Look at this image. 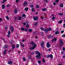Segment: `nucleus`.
Masks as SVG:
<instances>
[{"label":"nucleus","instance_id":"69168bd1","mask_svg":"<svg viewBox=\"0 0 65 65\" xmlns=\"http://www.w3.org/2000/svg\"><path fill=\"white\" fill-rule=\"evenodd\" d=\"M37 24H38V23L36 22L35 23V25H37Z\"/></svg>","mask_w":65,"mask_h":65},{"label":"nucleus","instance_id":"ea45409f","mask_svg":"<svg viewBox=\"0 0 65 65\" xmlns=\"http://www.w3.org/2000/svg\"><path fill=\"white\" fill-rule=\"evenodd\" d=\"M24 30L25 31H26V32H27V31H28V29H27L25 28L24 29Z\"/></svg>","mask_w":65,"mask_h":65},{"label":"nucleus","instance_id":"39448f33","mask_svg":"<svg viewBox=\"0 0 65 65\" xmlns=\"http://www.w3.org/2000/svg\"><path fill=\"white\" fill-rule=\"evenodd\" d=\"M3 55H6L7 54V50H5L3 52Z\"/></svg>","mask_w":65,"mask_h":65},{"label":"nucleus","instance_id":"cd10ccee","mask_svg":"<svg viewBox=\"0 0 65 65\" xmlns=\"http://www.w3.org/2000/svg\"><path fill=\"white\" fill-rule=\"evenodd\" d=\"M28 31H29V32H31L32 31V30L31 29H29L28 30Z\"/></svg>","mask_w":65,"mask_h":65},{"label":"nucleus","instance_id":"58836bf2","mask_svg":"<svg viewBox=\"0 0 65 65\" xmlns=\"http://www.w3.org/2000/svg\"><path fill=\"white\" fill-rule=\"evenodd\" d=\"M6 19H7V20H9V18L8 16H6Z\"/></svg>","mask_w":65,"mask_h":65},{"label":"nucleus","instance_id":"a18cd8bd","mask_svg":"<svg viewBox=\"0 0 65 65\" xmlns=\"http://www.w3.org/2000/svg\"><path fill=\"white\" fill-rule=\"evenodd\" d=\"M64 32V30H61V33H63Z\"/></svg>","mask_w":65,"mask_h":65},{"label":"nucleus","instance_id":"6ab92c4d","mask_svg":"<svg viewBox=\"0 0 65 65\" xmlns=\"http://www.w3.org/2000/svg\"><path fill=\"white\" fill-rule=\"evenodd\" d=\"M39 34H40V35H41L42 36V35H43V32H41L39 33Z\"/></svg>","mask_w":65,"mask_h":65},{"label":"nucleus","instance_id":"b1692460","mask_svg":"<svg viewBox=\"0 0 65 65\" xmlns=\"http://www.w3.org/2000/svg\"><path fill=\"white\" fill-rule=\"evenodd\" d=\"M21 30L22 31H24L25 30V28L23 27H21Z\"/></svg>","mask_w":65,"mask_h":65},{"label":"nucleus","instance_id":"a878e982","mask_svg":"<svg viewBox=\"0 0 65 65\" xmlns=\"http://www.w3.org/2000/svg\"><path fill=\"white\" fill-rule=\"evenodd\" d=\"M59 15H61L62 16V15H63V14L62 13H60L59 14Z\"/></svg>","mask_w":65,"mask_h":65},{"label":"nucleus","instance_id":"0eeeda50","mask_svg":"<svg viewBox=\"0 0 65 65\" xmlns=\"http://www.w3.org/2000/svg\"><path fill=\"white\" fill-rule=\"evenodd\" d=\"M60 34V33L58 30H57V31L55 33V34Z\"/></svg>","mask_w":65,"mask_h":65},{"label":"nucleus","instance_id":"603ef678","mask_svg":"<svg viewBox=\"0 0 65 65\" xmlns=\"http://www.w3.org/2000/svg\"><path fill=\"white\" fill-rule=\"evenodd\" d=\"M23 25H24V26H25V25H26V23H23Z\"/></svg>","mask_w":65,"mask_h":65},{"label":"nucleus","instance_id":"338daca9","mask_svg":"<svg viewBox=\"0 0 65 65\" xmlns=\"http://www.w3.org/2000/svg\"><path fill=\"white\" fill-rule=\"evenodd\" d=\"M31 55H33V54H34V53L33 52H32V53H31Z\"/></svg>","mask_w":65,"mask_h":65},{"label":"nucleus","instance_id":"393cba45","mask_svg":"<svg viewBox=\"0 0 65 65\" xmlns=\"http://www.w3.org/2000/svg\"><path fill=\"white\" fill-rule=\"evenodd\" d=\"M21 19H22V17H19L18 18V20H21Z\"/></svg>","mask_w":65,"mask_h":65},{"label":"nucleus","instance_id":"bf43d9fd","mask_svg":"<svg viewBox=\"0 0 65 65\" xmlns=\"http://www.w3.org/2000/svg\"><path fill=\"white\" fill-rule=\"evenodd\" d=\"M22 16L23 17H25L26 15L25 14H23L22 15Z\"/></svg>","mask_w":65,"mask_h":65},{"label":"nucleus","instance_id":"a211bd4d","mask_svg":"<svg viewBox=\"0 0 65 65\" xmlns=\"http://www.w3.org/2000/svg\"><path fill=\"white\" fill-rule=\"evenodd\" d=\"M60 7H63V5L62 4H61L60 5Z\"/></svg>","mask_w":65,"mask_h":65},{"label":"nucleus","instance_id":"c85d7f7f","mask_svg":"<svg viewBox=\"0 0 65 65\" xmlns=\"http://www.w3.org/2000/svg\"><path fill=\"white\" fill-rule=\"evenodd\" d=\"M30 7L31 8H33V7H34V6L33 5H30Z\"/></svg>","mask_w":65,"mask_h":65},{"label":"nucleus","instance_id":"f8f14e48","mask_svg":"<svg viewBox=\"0 0 65 65\" xmlns=\"http://www.w3.org/2000/svg\"><path fill=\"white\" fill-rule=\"evenodd\" d=\"M14 12L15 13H18V10L17 9H15Z\"/></svg>","mask_w":65,"mask_h":65},{"label":"nucleus","instance_id":"412c9836","mask_svg":"<svg viewBox=\"0 0 65 65\" xmlns=\"http://www.w3.org/2000/svg\"><path fill=\"white\" fill-rule=\"evenodd\" d=\"M8 47V46L7 45H5V46L4 47V48H7Z\"/></svg>","mask_w":65,"mask_h":65},{"label":"nucleus","instance_id":"f257e3e1","mask_svg":"<svg viewBox=\"0 0 65 65\" xmlns=\"http://www.w3.org/2000/svg\"><path fill=\"white\" fill-rule=\"evenodd\" d=\"M36 54H37V55L36 56V58H37V59H40L41 58V54L39 52V51H36L35 52Z\"/></svg>","mask_w":65,"mask_h":65},{"label":"nucleus","instance_id":"f3484780","mask_svg":"<svg viewBox=\"0 0 65 65\" xmlns=\"http://www.w3.org/2000/svg\"><path fill=\"white\" fill-rule=\"evenodd\" d=\"M44 31H45V32L46 33H47V32H48V31L47 29H44Z\"/></svg>","mask_w":65,"mask_h":65},{"label":"nucleus","instance_id":"09e8293b","mask_svg":"<svg viewBox=\"0 0 65 65\" xmlns=\"http://www.w3.org/2000/svg\"><path fill=\"white\" fill-rule=\"evenodd\" d=\"M52 20H55V17H53L52 18Z\"/></svg>","mask_w":65,"mask_h":65},{"label":"nucleus","instance_id":"680f3d73","mask_svg":"<svg viewBox=\"0 0 65 65\" xmlns=\"http://www.w3.org/2000/svg\"><path fill=\"white\" fill-rule=\"evenodd\" d=\"M7 12H10V11L9 10H8L7 11Z\"/></svg>","mask_w":65,"mask_h":65},{"label":"nucleus","instance_id":"de8ad7c7","mask_svg":"<svg viewBox=\"0 0 65 65\" xmlns=\"http://www.w3.org/2000/svg\"><path fill=\"white\" fill-rule=\"evenodd\" d=\"M62 49H63V51H65V47H63L62 48Z\"/></svg>","mask_w":65,"mask_h":65},{"label":"nucleus","instance_id":"1a4fd4ad","mask_svg":"<svg viewBox=\"0 0 65 65\" xmlns=\"http://www.w3.org/2000/svg\"><path fill=\"white\" fill-rule=\"evenodd\" d=\"M53 36H48V39H50V38H53Z\"/></svg>","mask_w":65,"mask_h":65},{"label":"nucleus","instance_id":"473e14b6","mask_svg":"<svg viewBox=\"0 0 65 65\" xmlns=\"http://www.w3.org/2000/svg\"><path fill=\"white\" fill-rule=\"evenodd\" d=\"M47 29H48V31H51V28H48Z\"/></svg>","mask_w":65,"mask_h":65},{"label":"nucleus","instance_id":"20e7f679","mask_svg":"<svg viewBox=\"0 0 65 65\" xmlns=\"http://www.w3.org/2000/svg\"><path fill=\"white\" fill-rule=\"evenodd\" d=\"M51 45L50 44V43L48 42L46 44V46L48 47V48H49L51 46Z\"/></svg>","mask_w":65,"mask_h":65},{"label":"nucleus","instance_id":"72a5a7b5","mask_svg":"<svg viewBox=\"0 0 65 65\" xmlns=\"http://www.w3.org/2000/svg\"><path fill=\"white\" fill-rule=\"evenodd\" d=\"M10 7V5L8 4L7 5V7Z\"/></svg>","mask_w":65,"mask_h":65},{"label":"nucleus","instance_id":"3c124183","mask_svg":"<svg viewBox=\"0 0 65 65\" xmlns=\"http://www.w3.org/2000/svg\"><path fill=\"white\" fill-rule=\"evenodd\" d=\"M7 37L9 38V36H10V35H8L7 36Z\"/></svg>","mask_w":65,"mask_h":65},{"label":"nucleus","instance_id":"e2e57ef3","mask_svg":"<svg viewBox=\"0 0 65 65\" xmlns=\"http://www.w3.org/2000/svg\"><path fill=\"white\" fill-rule=\"evenodd\" d=\"M1 38L2 40H4V38L3 37H2Z\"/></svg>","mask_w":65,"mask_h":65},{"label":"nucleus","instance_id":"7ed1b4c3","mask_svg":"<svg viewBox=\"0 0 65 65\" xmlns=\"http://www.w3.org/2000/svg\"><path fill=\"white\" fill-rule=\"evenodd\" d=\"M60 45L61 46H62L63 45V41L62 40H60Z\"/></svg>","mask_w":65,"mask_h":65},{"label":"nucleus","instance_id":"4d7b16f0","mask_svg":"<svg viewBox=\"0 0 65 65\" xmlns=\"http://www.w3.org/2000/svg\"><path fill=\"white\" fill-rule=\"evenodd\" d=\"M18 1H19V0H16V2L17 3H18Z\"/></svg>","mask_w":65,"mask_h":65},{"label":"nucleus","instance_id":"052dcab7","mask_svg":"<svg viewBox=\"0 0 65 65\" xmlns=\"http://www.w3.org/2000/svg\"><path fill=\"white\" fill-rule=\"evenodd\" d=\"M54 39H53L52 41V42H54Z\"/></svg>","mask_w":65,"mask_h":65},{"label":"nucleus","instance_id":"9d476101","mask_svg":"<svg viewBox=\"0 0 65 65\" xmlns=\"http://www.w3.org/2000/svg\"><path fill=\"white\" fill-rule=\"evenodd\" d=\"M2 8L3 9H4L5 8V5H4V4L2 5Z\"/></svg>","mask_w":65,"mask_h":65},{"label":"nucleus","instance_id":"c03bdc74","mask_svg":"<svg viewBox=\"0 0 65 65\" xmlns=\"http://www.w3.org/2000/svg\"><path fill=\"white\" fill-rule=\"evenodd\" d=\"M54 40L55 41H57V38H55L54 39Z\"/></svg>","mask_w":65,"mask_h":65},{"label":"nucleus","instance_id":"bb28decb","mask_svg":"<svg viewBox=\"0 0 65 65\" xmlns=\"http://www.w3.org/2000/svg\"><path fill=\"white\" fill-rule=\"evenodd\" d=\"M31 10L32 11H33L34 12V11H35V9H34L33 8H32L31 9Z\"/></svg>","mask_w":65,"mask_h":65},{"label":"nucleus","instance_id":"37998d69","mask_svg":"<svg viewBox=\"0 0 65 65\" xmlns=\"http://www.w3.org/2000/svg\"><path fill=\"white\" fill-rule=\"evenodd\" d=\"M62 37H65V35L64 34L62 35Z\"/></svg>","mask_w":65,"mask_h":65},{"label":"nucleus","instance_id":"f704fd0d","mask_svg":"<svg viewBox=\"0 0 65 65\" xmlns=\"http://www.w3.org/2000/svg\"><path fill=\"white\" fill-rule=\"evenodd\" d=\"M40 29L41 30H43V31H44L45 30L42 27H41Z\"/></svg>","mask_w":65,"mask_h":65},{"label":"nucleus","instance_id":"6e6552de","mask_svg":"<svg viewBox=\"0 0 65 65\" xmlns=\"http://www.w3.org/2000/svg\"><path fill=\"white\" fill-rule=\"evenodd\" d=\"M24 6H26L27 5V2H24L23 3Z\"/></svg>","mask_w":65,"mask_h":65},{"label":"nucleus","instance_id":"0e129e2a","mask_svg":"<svg viewBox=\"0 0 65 65\" xmlns=\"http://www.w3.org/2000/svg\"><path fill=\"white\" fill-rule=\"evenodd\" d=\"M2 19L1 18H0V22H1L2 21Z\"/></svg>","mask_w":65,"mask_h":65},{"label":"nucleus","instance_id":"5fc2aeb1","mask_svg":"<svg viewBox=\"0 0 65 65\" xmlns=\"http://www.w3.org/2000/svg\"><path fill=\"white\" fill-rule=\"evenodd\" d=\"M47 58H50V55H48L47 56Z\"/></svg>","mask_w":65,"mask_h":65},{"label":"nucleus","instance_id":"79ce46f5","mask_svg":"<svg viewBox=\"0 0 65 65\" xmlns=\"http://www.w3.org/2000/svg\"><path fill=\"white\" fill-rule=\"evenodd\" d=\"M21 46H22V47H24V46H25V45L24 44H22Z\"/></svg>","mask_w":65,"mask_h":65},{"label":"nucleus","instance_id":"6e6d98bb","mask_svg":"<svg viewBox=\"0 0 65 65\" xmlns=\"http://www.w3.org/2000/svg\"><path fill=\"white\" fill-rule=\"evenodd\" d=\"M59 0H56V2H59Z\"/></svg>","mask_w":65,"mask_h":65},{"label":"nucleus","instance_id":"774afa93","mask_svg":"<svg viewBox=\"0 0 65 65\" xmlns=\"http://www.w3.org/2000/svg\"><path fill=\"white\" fill-rule=\"evenodd\" d=\"M17 17H15V20H17Z\"/></svg>","mask_w":65,"mask_h":65},{"label":"nucleus","instance_id":"2f4dec72","mask_svg":"<svg viewBox=\"0 0 65 65\" xmlns=\"http://www.w3.org/2000/svg\"><path fill=\"white\" fill-rule=\"evenodd\" d=\"M19 45L18 44H16V47L17 48H19Z\"/></svg>","mask_w":65,"mask_h":65},{"label":"nucleus","instance_id":"4c0bfd02","mask_svg":"<svg viewBox=\"0 0 65 65\" xmlns=\"http://www.w3.org/2000/svg\"><path fill=\"white\" fill-rule=\"evenodd\" d=\"M10 32L9 30L8 32V35H10Z\"/></svg>","mask_w":65,"mask_h":65},{"label":"nucleus","instance_id":"dca6fc26","mask_svg":"<svg viewBox=\"0 0 65 65\" xmlns=\"http://www.w3.org/2000/svg\"><path fill=\"white\" fill-rule=\"evenodd\" d=\"M11 31L12 32H13L14 31L13 30V27L12 26H11Z\"/></svg>","mask_w":65,"mask_h":65},{"label":"nucleus","instance_id":"423d86ee","mask_svg":"<svg viewBox=\"0 0 65 65\" xmlns=\"http://www.w3.org/2000/svg\"><path fill=\"white\" fill-rule=\"evenodd\" d=\"M38 17H34V21H36L38 20Z\"/></svg>","mask_w":65,"mask_h":65},{"label":"nucleus","instance_id":"9b49d317","mask_svg":"<svg viewBox=\"0 0 65 65\" xmlns=\"http://www.w3.org/2000/svg\"><path fill=\"white\" fill-rule=\"evenodd\" d=\"M15 45L13 44L12 45V50H14V48H15Z\"/></svg>","mask_w":65,"mask_h":65},{"label":"nucleus","instance_id":"13d9d810","mask_svg":"<svg viewBox=\"0 0 65 65\" xmlns=\"http://www.w3.org/2000/svg\"><path fill=\"white\" fill-rule=\"evenodd\" d=\"M53 5H56V3H55V2H53Z\"/></svg>","mask_w":65,"mask_h":65},{"label":"nucleus","instance_id":"49530a36","mask_svg":"<svg viewBox=\"0 0 65 65\" xmlns=\"http://www.w3.org/2000/svg\"><path fill=\"white\" fill-rule=\"evenodd\" d=\"M5 29H8V26H6L5 27Z\"/></svg>","mask_w":65,"mask_h":65},{"label":"nucleus","instance_id":"8fccbe9b","mask_svg":"<svg viewBox=\"0 0 65 65\" xmlns=\"http://www.w3.org/2000/svg\"><path fill=\"white\" fill-rule=\"evenodd\" d=\"M20 46H21L22 44H23L21 42H20Z\"/></svg>","mask_w":65,"mask_h":65},{"label":"nucleus","instance_id":"4468645a","mask_svg":"<svg viewBox=\"0 0 65 65\" xmlns=\"http://www.w3.org/2000/svg\"><path fill=\"white\" fill-rule=\"evenodd\" d=\"M46 10V9L45 8H43L42 9V11H45Z\"/></svg>","mask_w":65,"mask_h":65},{"label":"nucleus","instance_id":"a19ab883","mask_svg":"<svg viewBox=\"0 0 65 65\" xmlns=\"http://www.w3.org/2000/svg\"><path fill=\"white\" fill-rule=\"evenodd\" d=\"M26 27H27V28H28L29 27V25L28 24H27L26 25Z\"/></svg>","mask_w":65,"mask_h":65},{"label":"nucleus","instance_id":"5701e85b","mask_svg":"<svg viewBox=\"0 0 65 65\" xmlns=\"http://www.w3.org/2000/svg\"><path fill=\"white\" fill-rule=\"evenodd\" d=\"M62 20H60V21H59L58 22V23L59 24H61V23H62Z\"/></svg>","mask_w":65,"mask_h":65},{"label":"nucleus","instance_id":"4be33fe9","mask_svg":"<svg viewBox=\"0 0 65 65\" xmlns=\"http://www.w3.org/2000/svg\"><path fill=\"white\" fill-rule=\"evenodd\" d=\"M27 57L29 59H31V56H28Z\"/></svg>","mask_w":65,"mask_h":65},{"label":"nucleus","instance_id":"7c9ffc66","mask_svg":"<svg viewBox=\"0 0 65 65\" xmlns=\"http://www.w3.org/2000/svg\"><path fill=\"white\" fill-rule=\"evenodd\" d=\"M36 8H39V6L38 5H37L36 7Z\"/></svg>","mask_w":65,"mask_h":65},{"label":"nucleus","instance_id":"c9c22d12","mask_svg":"<svg viewBox=\"0 0 65 65\" xmlns=\"http://www.w3.org/2000/svg\"><path fill=\"white\" fill-rule=\"evenodd\" d=\"M43 62L44 63L45 62V61L44 60V58H43L42 60Z\"/></svg>","mask_w":65,"mask_h":65},{"label":"nucleus","instance_id":"864d4df0","mask_svg":"<svg viewBox=\"0 0 65 65\" xmlns=\"http://www.w3.org/2000/svg\"><path fill=\"white\" fill-rule=\"evenodd\" d=\"M38 63H39V64H40V63H41V61H40L39 60L38 61Z\"/></svg>","mask_w":65,"mask_h":65},{"label":"nucleus","instance_id":"c756f323","mask_svg":"<svg viewBox=\"0 0 65 65\" xmlns=\"http://www.w3.org/2000/svg\"><path fill=\"white\" fill-rule=\"evenodd\" d=\"M23 61H26V59H25V57H23Z\"/></svg>","mask_w":65,"mask_h":65},{"label":"nucleus","instance_id":"e433bc0d","mask_svg":"<svg viewBox=\"0 0 65 65\" xmlns=\"http://www.w3.org/2000/svg\"><path fill=\"white\" fill-rule=\"evenodd\" d=\"M41 46H43V45H44V43L42 42L41 43Z\"/></svg>","mask_w":65,"mask_h":65},{"label":"nucleus","instance_id":"ddd939ff","mask_svg":"<svg viewBox=\"0 0 65 65\" xmlns=\"http://www.w3.org/2000/svg\"><path fill=\"white\" fill-rule=\"evenodd\" d=\"M50 55V58H51V59H53V55Z\"/></svg>","mask_w":65,"mask_h":65},{"label":"nucleus","instance_id":"aec40b11","mask_svg":"<svg viewBox=\"0 0 65 65\" xmlns=\"http://www.w3.org/2000/svg\"><path fill=\"white\" fill-rule=\"evenodd\" d=\"M8 63L9 64H12V62L11 61H10L8 62Z\"/></svg>","mask_w":65,"mask_h":65},{"label":"nucleus","instance_id":"2eb2a0df","mask_svg":"<svg viewBox=\"0 0 65 65\" xmlns=\"http://www.w3.org/2000/svg\"><path fill=\"white\" fill-rule=\"evenodd\" d=\"M28 7H26L25 8V11H28Z\"/></svg>","mask_w":65,"mask_h":65},{"label":"nucleus","instance_id":"f03ea898","mask_svg":"<svg viewBox=\"0 0 65 65\" xmlns=\"http://www.w3.org/2000/svg\"><path fill=\"white\" fill-rule=\"evenodd\" d=\"M30 43L32 45H33L34 46L31 47L30 49V50H33L34 48H36V47L37 46L36 44L34 43L33 42H30Z\"/></svg>","mask_w":65,"mask_h":65}]
</instances>
